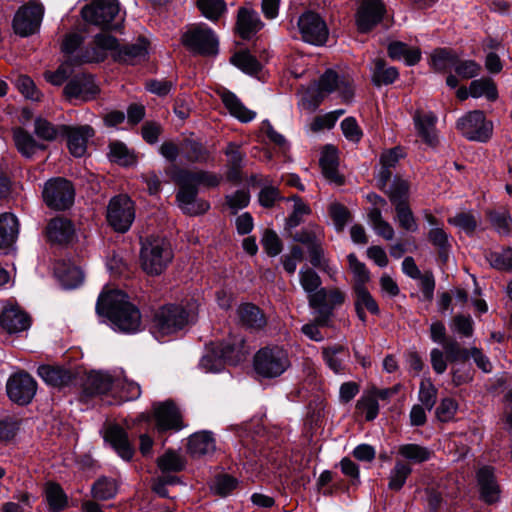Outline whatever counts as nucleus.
Returning a JSON list of instances; mask_svg holds the SVG:
<instances>
[{"label": "nucleus", "mask_w": 512, "mask_h": 512, "mask_svg": "<svg viewBox=\"0 0 512 512\" xmlns=\"http://www.w3.org/2000/svg\"><path fill=\"white\" fill-rule=\"evenodd\" d=\"M320 166L324 177L331 183L341 185L343 178L338 172V155L333 146H326L320 157Z\"/></svg>", "instance_id": "28"}, {"label": "nucleus", "mask_w": 512, "mask_h": 512, "mask_svg": "<svg viewBox=\"0 0 512 512\" xmlns=\"http://www.w3.org/2000/svg\"><path fill=\"white\" fill-rule=\"evenodd\" d=\"M79 371L78 385L83 388L84 393L88 396L104 394L114 387L115 376L108 372L90 371L86 374L82 370Z\"/></svg>", "instance_id": "19"}, {"label": "nucleus", "mask_w": 512, "mask_h": 512, "mask_svg": "<svg viewBox=\"0 0 512 512\" xmlns=\"http://www.w3.org/2000/svg\"><path fill=\"white\" fill-rule=\"evenodd\" d=\"M154 416L158 431L181 428V415L178 408L170 401L154 405Z\"/></svg>", "instance_id": "22"}, {"label": "nucleus", "mask_w": 512, "mask_h": 512, "mask_svg": "<svg viewBox=\"0 0 512 512\" xmlns=\"http://www.w3.org/2000/svg\"><path fill=\"white\" fill-rule=\"evenodd\" d=\"M388 55L393 60H403L408 66L417 64L421 59L418 47H410L401 41H393L388 45Z\"/></svg>", "instance_id": "32"}, {"label": "nucleus", "mask_w": 512, "mask_h": 512, "mask_svg": "<svg viewBox=\"0 0 512 512\" xmlns=\"http://www.w3.org/2000/svg\"><path fill=\"white\" fill-rule=\"evenodd\" d=\"M96 312L106 317L115 331L136 333L141 328L139 309L120 290H104L98 297Z\"/></svg>", "instance_id": "1"}, {"label": "nucleus", "mask_w": 512, "mask_h": 512, "mask_svg": "<svg viewBox=\"0 0 512 512\" xmlns=\"http://www.w3.org/2000/svg\"><path fill=\"white\" fill-rule=\"evenodd\" d=\"M196 319L194 306L188 309L180 305H166L157 310L153 318L152 332L156 338L182 330Z\"/></svg>", "instance_id": "3"}, {"label": "nucleus", "mask_w": 512, "mask_h": 512, "mask_svg": "<svg viewBox=\"0 0 512 512\" xmlns=\"http://www.w3.org/2000/svg\"><path fill=\"white\" fill-rule=\"evenodd\" d=\"M418 399L428 411L434 407L437 399V389L429 379L421 381Z\"/></svg>", "instance_id": "58"}, {"label": "nucleus", "mask_w": 512, "mask_h": 512, "mask_svg": "<svg viewBox=\"0 0 512 512\" xmlns=\"http://www.w3.org/2000/svg\"><path fill=\"white\" fill-rule=\"evenodd\" d=\"M398 453L406 460L420 464L431 459L433 451L425 446L414 443L402 444L399 446Z\"/></svg>", "instance_id": "38"}, {"label": "nucleus", "mask_w": 512, "mask_h": 512, "mask_svg": "<svg viewBox=\"0 0 512 512\" xmlns=\"http://www.w3.org/2000/svg\"><path fill=\"white\" fill-rule=\"evenodd\" d=\"M184 176L183 181L186 183H192L196 188L199 186L215 187L220 183L221 177L210 172L198 171L191 172L187 170H180Z\"/></svg>", "instance_id": "39"}, {"label": "nucleus", "mask_w": 512, "mask_h": 512, "mask_svg": "<svg viewBox=\"0 0 512 512\" xmlns=\"http://www.w3.org/2000/svg\"><path fill=\"white\" fill-rule=\"evenodd\" d=\"M399 76L397 68L388 66L384 60L375 59L371 68V79L374 85L392 84Z\"/></svg>", "instance_id": "36"}, {"label": "nucleus", "mask_w": 512, "mask_h": 512, "mask_svg": "<svg viewBox=\"0 0 512 512\" xmlns=\"http://www.w3.org/2000/svg\"><path fill=\"white\" fill-rule=\"evenodd\" d=\"M42 195L48 207L64 210L70 207L74 201V188L66 179L53 178L45 183Z\"/></svg>", "instance_id": "9"}, {"label": "nucleus", "mask_w": 512, "mask_h": 512, "mask_svg": "<svg viewBox=\"0 0 512 512\" xmlns=\"http://www.w3.org/2000/svg\"><path fill=\"white\" fill-rule=\"evenodd\" d=\"M316 92L317 94L313 101L307 97L302 98L301 106L304 109L314 111L322 99L332 92H338L345 101L349 100L353 95L350 80L345 77H340L337 72L332 69L326 70L320 77L316 85Z\"/></svg>", "instance_id": "5"}, {"label": "nucleus", "mask_w": 512, "mask_h": 512, "mask_svg": "<svg viewBox=\"0 0 512 512\" xmlns=\"http://www.w3.org/2000/svg\"><path fill=\"white\" fill-rule=\"evenodd\" d=\"M358 409L365 412V418L368 421L374 420L379 412V405L376 396L372 392L363 396L357 403Z\"/></svg>", "instance_id": "63"}, {"label": "nucleus", "mask_w": 512, "mask_h": 512, "mask_svg": "<svg viewBox=\"0 0 512 512\" xmlns=\"http://www.w3.org/2000/svg\"><path fill=\"white\" fill-rule=\"evenodd\" d=\"M355 293V308L358 317L364 322L366 320L365 310H368L372 314H378L379 307L369 293V291L362 285L354 286Z\"/></svg>", "instance_id": "35"}, {"label": "nucleus", "mask_w": 512, "mask_h": 512, "mask_svg": "<svg viewBox=\"0 0 512 512\" xmlns=\"http://www.w3.org/2000/svg\"><path fill=\"white\" fill-rule=\"evenodd\" d=\"M329 214L337 231H342L350 219L347 208L339 203L330 205Z\"/></svg>", "instance_id": "61"}, {"label": "nucleus", "mask_w": 512, "mask_h": 512, "mask_svg": "<svg viewBox=\"0 0 512 512\" xmlns=\"http://www.w3.org/2000/svg\"><path fill=\"white\" fill-rule=\"evenodd\" d=\"M46 236L52 243L67 244L74 236L73 224L66 218L51 219L46 227Z\"/></svg>", "instance_id": "26"}, {"label": "nucleus", "mask_w": 512, "mask_h": 512, "mask_svg": "<svg viewBox=\"0 0 512 512\" xmlns=\"http://www.w3.org/2000/svg\"><path fill=\"white\" fill-rule=\"evenodd\" d=\"M35 133L43 140L52 141L63 134L62 125L56 127L43 118H37L35 120Z\"/></svg>", "instance_id": "53"}, {"label": "nucleus", "mask_w": 512, "mask_h": 512, "mask_svg": "<svg viewBox=\"0 0 512 512\" xmlns=\"http://www.w3.org/2000/svg\"><path fill=\"white\" fill-rule=\"evenodd\" d=\"M118 491V485L114 479L102 477L97 480L92 487V495L99 500H108L113 498Z\"/></svg>", "instance_id": "45"}, {"label": "nucleus", "mask_w": 512, "mask_h": 512, "mask_svg": "<svg viewBox=\"0 0 512 512\" xmlns=\"http://www.w3.org/2000/svg\"><path fill=\"white\" fill-rule=\"evenodd\" d=\"M289 365L287 354H255L253 360L255 372L264 378L281 375Z\"/></svg>", "instance_id": "16"}, {"label": "nucleus", "mask_w": 512, "mask_h": 512, "mask_svg": "<svg viewBox=\"0 0 512 512\" xmlns=\"http://www.w3.org/2000/svg\"><path fill=\"white\" fill-rule=\"evenodd\" d=\"M238 318L243 326L251 330H260L266 325L261 310L252 303H243L237 308Z\"/></svg>", "instance_id": "31"}, {"label": "nucleus", "mask_w": 512, "mask_h": 512, "mask_svg": "<svg viewBox=\"0 0 512 512\" xmlns=\"http://www.w3.org/2000/svg\"><path fill=\"white\" fill-rule=\"evenodd\" d=\"M231 61L235 66L248 74L257 73L260 70V64L256 58L245 51L236 53L231 58Z\"/></svg>", "instance_id": "52"}, {"label": "nucleus", "mask_w": 512, "mask_h": 512, "mask_svg": "<svg viewBox=\"0 0 512 512\" xmlns=\"http://www.w3.org/2000/svg\"><path fill=\"white\" fill-rule=\"evenodd\" d=\"M470 96L473 98L485 97L489 101H495L498 97V92L491 79L481 78L470 83Z\"/></svg>", "instance_id": "40"}, {"label": "nucleus", "mask_w": 512, "mask_h": 512, "mask_svg": "<svg viewBox=\"0 0 512 512\" xmlns=\"http://www.w3.org/2000/svg\"><path fill=\"white\" fill-rule=\"evenodd\" d=\"M396 218L401 228L409 232H415L418 229L416 219L407 204H398L395 207Z\"/></svg>", "instance_id": "55"}, {"label": "nucleus", "mask_w": 512, "mask_h": 512, "mask_svg": "<svg viewBox=\"0 0 512 512\" xmlns=\"http://www.w3.org/2000/svg\"><path fill=\"white\" fill-rule=\"evenodd\" d=\"M45 497L52 511L59 512L67 506V496L60 485L48 483L45 487Z\"/></svg>", "instance_id": "42"}, {"label": "nucleus", "mask_w": 512, "mask_h": 512, "mask_svg": "<svg viewBox=\"0 0 512 512\" xmlns=\"http://www.w3.org/2000/svg\"><path fill=\"white\" fill-rule=\"evenodd\" d=\"M19 232V223L15 215L3 213L0 215V249L13 245Z\"/></svg>", "instance_id": "33"}, {"label": "nucleus", "mask_w": 512, "mask_h": 512, "mask_svg": "<svg viewBox=\"0 0 512 512\" xmlns=\"http://www.w3.org/2000/svg\"><path fill=\"white\" fill-rule=\"evenodd\" d=\"M408 190L409 186L407 181L396 178L389 188L385 189V192L388 194L392 204L396 207L398 204H407Z\"/></svg>", "instance_id": "50"}, {"label": "nucleus", "mask_w": 512, "mask_h": 512, "mask_svg": "<svg viewBox=\"0 0 512 512\" xmlns=\"http://www.w3.org/2000/svg\"><path fill=\"white\" fill-rule=\"evenodd\" d=\"M457 56L451 50L440 48L433 51L431 54V65L439 72L447 71L454 68Z\"/></svg>", "instance_id": "44"}, {"label": "nucleus", "mask_w": 512, "mask_h": 512, "mask_svg": "<svg viewBox=\"0 0 512 512\" xmlns=\"http://www.w3.org/2000/svg\"><path fill=\"white\" fill-rule=\"evenodd\" d=\"M368 218L376 234L383 237L385 240H392L394 238V229L390 223L383 219L379 208H372L368 213Z\"/></svg>", "instance_id": "41"}, {"label": "nucleus", "mask_w": 512, "mask_h": 512, "mask_svg": "<svg viewBox=\"0 0 512 512\" xmlns=\"http://www.w3.org/2000/svg\"><path fill=\"white\" fill-rule=\"evenodd\" d=\"M293 201L292 212L287 218V226L294 228L298 226L304 219L305 216L311 213L310 207L298 196L289 198Z\"/></svg>", "instance_id": "51"}, {"label": "nucleus", "mask_w": 512, "mask_h": 512, "mask_svg": "<svg viewBox=\"0 0 512 512\" xmlns=\"http://www.w3.org/2000/svg\"><path fill=\"white\" fill-rule=\"evenodd\" d=\"M0 325L8 333H19L30 327V318L18 305L8 303L1 313Z\"/></svg>", "instance_id": "21"}, {"label": "nucleus", "mask_w": 512, "mask_h": 512, "mask_svg": "<svg viewBox=\"0 0 512 512\" xmlns=\"http://www.w3.org/2000/svg\"><path fill=\"white\" fill-rule=\"evenodd\" d=\"M158 466L163 472H177L184 468L185 462L179 454L168 451L158 458Z\"/></svg>", "instance_id": "54"}, {"label": "nucleus", "mask_w": 512, "mask_h": 512, "mask_svg": "<svg viewBox=\"0 0 512 512\" xmlns=\"http://www.w3.org/2000/svg\"><path fill=\"white\" fill-rule=\"evenodd\" d=\"M174 179L180 186L177 193V201L180 208L186 214L197 215L206 212L209 209V204L206 201L197 199V188L192 184L183 181L184 176L178 171Z\"/></svg>", "instance_id": "14"}, {"label": "nucleus", "mask_w": 512, "mask_h": 512, "mask_svg": "<svg viewBox=\"0 0 512 512\" xmlns=\"http://www.w3.org/2000/svg\"><path fill=\"white\" fill-rule=\"evenodd\" d=\"M64 92L68 98L88 101L98 93V88L92 76L79 74L66 84Z\"/></svg>", "instance_id": "20"}, {"label": "nucleus", "mask_w": 512, "mask_h": 512, "mask_svg": "<svg viewBox=\"0 0 512 512\" xmlns=\"http://www.w3.org/2000/svg\"><path fill=\"white\" fill-rule=\"evenodd\" d=\"M104 439L123 460L129 461L132 459L134 448L129 441L126 431L122 427L110 425L105 431Z\"/></svg>", "instance_id": "23"}, {"label": "nucleus", "mask_w": 512, "mask_h": 512, "mask_svg": "<svg viewBox=\"0 0 512 512\" xmlns=\"http://www.w3.org/2000/svg\"><path fill=\"white\" fill-rule=\"evenodd\" d=\"M114 387L120 390V398L124 401L136 400L141 395L139 384L120 375L115 376Z\"/></svg>", "instance_id": "48"}, {"label": "nucleus", "mask_w": 512, "mask_h": 512, "mask_svg": "<svg viewBox=\"0 0 512 512\" xmlns=\"http://www.w3.org/2000/svg\"><path fill=\"white\" fill-rule=\"evenodd\" d=\"M301 38L310 44L321 46L326 43L329 30L326 22L315 12L303 13L297 22Z\"/></svg>", "instance_id": "11"}, {"label": "nucleus", "mask_w": 512, "mask_h": 512, "mask_svg": "<svg viewBox=\"0 0 512 512\" xmlns=\"http://www.w3.org/2000/svg\"><path fill=\"white\" fill-rule=\"evenodd\" d=\"M109 159L122 166L132 165L135 161L134 155L126 145L120 141L111 142L109 145Z\"/></svg>", "instance_id": "47"}, {"label": "nucleus", "mask_w": 512, "mask_h": 512, "mask_svg": "<svg viewBox=\"0 0 512 512\" xmlns=\"http://www.w3.org/2000/svg\"><path fill=\"white\" fill-rule=\"evenodd\" d=\"M225 354H204L199 361V368L208 373L220 372L226 363Z\"/></svg>", "instance_id": "59"}, {"label": "nucleus", "mask_w": 512, "mask_h": 512, "mask_svg": "<svg viewBox=\"0 0 512 512\" xmlns=\"http://www.w3.org/2000/svg\"><path fill=\"white\" fill-rule=\"evenodd\" d=\"M411 472L412 468L409 464L404 463L403 461H397L393 469L390 471L388 488L394 491H399L406 483Z\"/></svg>", "instance_id": "43"}, {"label": "nucleus", "mask_w": 512, "mask_h": 512, "mask_svg": "<svg viewBox=\"0 0 512 512\" xmlns=\"http://www.w3.org/2000/svg\"><path fill=\"white\" fill-rule=\"evenodd\" d=\"M309 305L321 315L328 314L327 290L318 288L315 292L308 294Z\"/></svg>", "instance_id": "62"}, {"label": "nucleus", "mask_w": 512, "mask_h": 512, "mask_svg": "<svg viewBox=\"0 0 512 512\" xmlns=\"http://www.w3.org/2000/svg\"><path fill=\"white\" fill-rule=\"evenodd\" d=\"M37 389L36 380L25 371L12 373L6 382L8 398L20 406L30 404L37 393Z\"/></svg>", "instance_id": "7"}, {"label": "nucleus", "mask_w": 512, "mask_h": 512, "mask_svg": "<svg viewBox=\"0 0 512 512\" xmlns=\"http://www.w3.org/2000/svg\"><path fill=\"white\" fill-rule=\"evenodd\" d=\"M181 151L190 162H206L209 158V153L203 145L193 140H185L181 146Z\"/></svg>", "instance_id": "46"}, {"label": "nucleus", "mask_w": 512, "mask_h": 512, "mask_svg": "<svg viewBox=\"0 0 512 512\" xmlns=\"http://www.w3.org/2000/svg\"><path fill=\"white\" fill-rule=\"evenodd\" d=\"M477 482L483 501L492 504L499 499L500 489L491 467H483L477 472Z\"/></svg>", "instance_id": "25"}, {"label": "nucleus", "mask_w": 512, "mask_h": 512, "mask_svg": "<svg viewBox=\"0 0 512 512\" xmlns=\"http://www.w3.org/2000/svg\"><path fill=\"white\" fill-rule=\"evenodd\" d=\"M486 258L490 265L498 270L512 268V250L510 249L489 252Z\"/></svg>", "instance_id": "56"}, {"label": "nucleus", "mask_w": 512, "mask_h": 512, "mask_svg": "<svg viewBox=\"0 0 512 512\" xmlns=\"http://www.w3.org/2000/svg\"><path fill=\"white\" fill-rule=\"evenodd\" d=\"M385 7L381 0H363L356 13V25L360 32L373 29L382 19Z\"/></svg>", "instance_id": "17"}, {"label": "nucleus", "mask_w": 512, "mask_h": 512, "mask_svg": "<svg viewBox=\"0 0 512 512\" xmlns=\"http://www.w3.org/2000/svg\"><path fill=\"white\" fill-rule=\"evenodd\" d=\"M215 449V439L208 431L197 432L189 437L188 452L192 457L212 454Z\"/></svg>", "instance_id": "30"}, {"label": "nucleus", "mask_w": 512, "mask_h": 512, "mask_svg": "<svg viewBox=\"0 0 512 512\" xmlns=\"http://www.w3.org/2000/svg\"><path fill=\"white\" fill-rule=\"evenodd\" d=\"M413 121L418 136L428 145L435 146L438 141L435 128L436 116L431 112H416L413 116Z\"/></svg>", "instance_id": "27"}, {"label": "nucleus", "mask_w": 512, "mask_h": 512, "mask_svg": "<svg viewBox=\"0 0 512 512\" xmlns=\"http://www.w3.org/2000/svg\"><path fill=\"white\" fill-rule=\"evenodd\" d=\"M94 44L95 47L91 51H86L84 56L86 62L102 61L106 52L109 51L115 60L134 65L144 60L147 55V44L144 40L120 47L116 38L103 32L95 36Z\"/></svg>", "instance_id": "2"}, {"label": "nucleus", "mask_w": 512, "mask_h": 512, "mask_svg": "<svg viewBox=\"0 0 512 512\" xmlns=\"http://www.w3.org/2000/svg\"><path fill=\"white\" fill-rule=\"evenodd\" d=\"M185 46L195 53L212 55L218 52V39L206 25H196L183 35Z\"/></svg>", "instance_id": "10"}, {"label": "nucleus", "mask_w": 512, "mask_h": 512, "mask_svg": "<svg viewBox=\"0 0 512 512\" xmlns=\"http://www.w3.org/2000/svg\"><path fill=\"white\" fill-rule=\"evenodd\" d=\"M458 409V404L452 398H444L436 409V416L442 422L452 420Z\"/></svg>", "instance_id": "64"}, {"label": "nucleus", "mask_w": 512, "mask_h": 512, "mask_svg": "<svg viewBox=\"0 0 512 512\" xmlns=\"http://www.w3.org/2000/svg\"><path fill=\"white\" fill-rule=\"evenodd\" d=\"M62 136L67 137V146L74 157H82L87 151L88 141L94 136V129L89 125H62Z\"/></svg>", "instance_id": "18"}, {"label": "nucleus", "mask_w": 512, "mask_h": 512, "mask_svg": "<svg viewBox=\"0 0 512 512\" xmlns=\"http://www.w3.org/2000/svg\"><path fill=\"white\" fill-rule=\"evenodd\" d=\"M197 6L202 15L211 21H216L226 11L224 0H198Z\"/></svg>", "instance_id": "49"}, {"label": "nucleus", "mask_w": 512, "mask_h": 512, "mask_svg": "<svg viewBox=\"0 0 512 512\" xmlns=\"http://www.w3.org/2000/svg\"><path fill=\"white\" fill-rule=\"evenodd\" d=\"M81 14L86 22L102 29L118 28V23H114L119 14L117 0H93L82 8Z\"/></svg>", "instance_id": "6"}, {"label": "nucleus", "mask_w": 512, "mask_h": 512, "mask_svg": "<svg viewBox=\"0 0 512 512\" xmlns=\"http://www.w3.org/2000/svg\"><path fill=\"white\" fill-rule=\"evenodd\" d=\"M457 127L471 141L486 142L492 134V123L485 119L482 111L475 110L461 117Z\"/></svg>", "instance_id": "12"}, {"label": "nucleus", "mask_w": 512, "mask_h": 512, "mask_svg": "<svg viewBox=\"0 0 512 512\" xmlns=\"http://www.w3.org/2000/svg\"><path fill=\"white\" fill-rule=\"evenodd\" d=\"M55 275L64 288L72 289L79 286L84 279L82 271L75 265L66 261H58L54 267Z\"/></svg>", "instance_id": "29"}, {"label": "nucleus", "mask_w": 512, "mask_h": 512, "mask_svg": "<svg viewBox=\"0 0 512 512\" xmlns=\"http://www.w3.org/2000/svg\"><path fill=\"white\" fill-rule=\"evenodd\" d=\"M13 139L18 151L27 158L32 157L37 150L45 148L44 145L38 143L31 134L22 128L14 129Z\"/></svg>", "instance_id": "37"}, {"label": "nucleus", "mask_w": 512, "mask_h": 512, "mask_svg": "<svg viewBox=\"0 0 512 512\" xmlns=\"http://www.w3.org/2000/svg\"><path fill=\"white\" fill-rule=\"evenodd\" d=\"M449 223L466 233H472L477 226V219L473 213L461 212L448 219Z\"/></svg>", "instance_id": "60"}, {"label": "nucleus", "mask_w": 512, "mask_h": 512, "mask_svg": "<svg viewBox=\"0 0 512 512\" xmlns=\"http://www.w3.org/2000/svg\"><path fill=\"white\" fill-rule=\"evenodd\" d=\"M44 7L38 3L22 6L13 20V28L17 34L26 37L35 33L41 24Z\"/></svg>", "instance_id": "13"}, {"label": "nucleus", "mask_w": 512, "mask_h": 512, "mask_svg": "<svg viewBox=\"0 0 512 512\" xmlns=\"http://www.w3.org/2000/svg\"><path fill=\"white\" fill-rule=\"evenodd\" d=\"M173 259L170 243L161 237H150L142 244V269L149 275L161 274Z\"/></svg>", "instance_id": "4"}, {"label": "nucleus", "mask_w": 512, "mask_h": 512, "mask_svg": "<svg viewBox=\"0 0 512 512\" xmlns=\"http://www.w3.org/2000/svg\"><path fill=\"white\" fill-rule=\"evenodd\" d=\"M37 373L47 385L58 388L77 386L80 376L79 369L74 370L58 365H41L38 367Z\"/></svg>", "instance_id": "15"}, {"label": "nucleus", "mask_w": 512, "mask_h": 512, "mask_svg": "<svg viewBox=\"0 0 512 512\" xmlns=\"http://www.w3.org/2000/svg\"><path fill=\"white\" fill-rule=\"evenodd\" d=\"M135 219L133 201L127 195L113 197L107 207V221L117 232L128 231Z\"/></svg>", "instance_id": "8"}, {"label": "nucleus", "mask_w": 512, "mask_h": 512, "mask_svg": "<svg viewBox=\"0 0 512 512\" xmlns=\"http://www.w3.org/2000/svg\"><path fill=\"white\" fill-rule=\"evenodd\" d=\"M237 28L240 36L247 39L262 28V22L256 12L241 8L238 12Z\"/></svg>", "instance_id": "34"}, {"label": "nucleus", "mask_w": 512, "mask_h": 512, "mask_svg": "<svg viewBox=\"0 0 512 512\" xmlns=\"http://www.w3.org/2000/svg\"><path fill=\"white\" fill-rule=\"evenodd\" d=\"M299 281L304 291L309 294L321 286L319 275L310 267H303L299 271Z\"/></svg>", "instance_id": "57"}, {"label": "nucleus", "mask_w": 512, "mask_h": 512, "mask_svg": "<svg viewBox=\"0 0 512 512\" xmlns=\"http://www.w3.org/2000/svg\"><path fill=\"white\" fill-rule=\"evenodd\" d=\"M218 95L230 115L237 118L240 122L247 123L256 117V112L248 109L231 91L221 88L218 90Z\"/></svg>", "instance_id": "24"}]
</instances>
